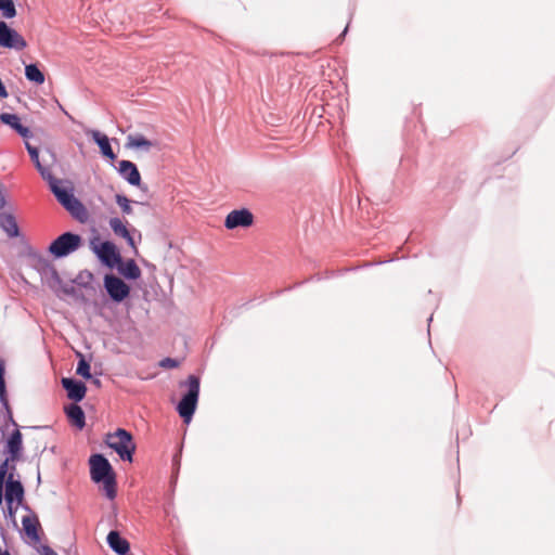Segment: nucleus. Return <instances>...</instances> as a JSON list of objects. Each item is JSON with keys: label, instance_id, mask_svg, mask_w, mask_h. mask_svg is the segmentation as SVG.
<instances>
[{"label": "nucleus", "instance_id": "f257e3e1", "mask_svg": "<svg viewBox=\"0 0 555 555\" xmlns=\"http://www.w3.org/2000/svg\"><path fill=\"white\" fill-rule=\"evenodd\" d=\"M26 149L41 177L48 181L50 190L56 197L57 202L67 211H69V214L75 219L80 222H86L89 218L88 210L83 204L74 196L70 183L67 181L59 180L52 176L50 168L43 166L40 163L39 153L36 147L31 146L29 143H26Z\"/></svg>", "mask_w": 555, "mask_h": 555}, {"label": "nucleus", "instance_id": "f03ea898", "mask_svg": "<svg viewBox=\"0 0 555 555\" xmlns=\"http://www.w3.org/2000/svg\"><path fill=\"white\" fill-rule=\"evenodd\" d=\"M91 479L103 485L105 495L113 500L116 496V478L112 465L102 454H93L89 460Z\"/></svg>", "mask_w": 555, "mask_h": 555}, {"label": "nucleus", "instance_id": "7ed1b4c3", "mask_svg": "<svg viewBox=\"0 0 555 555\" xmlns=\"http://www.w3.org/2000/svg\"><path fill=\"white\" fill-rule=\"evenodd\" d=\"M105 442L119 455L121 460L132 462L135 443L129 431L118 428L114 433H108L105 437Z\"/></svg>", "mask_w": 555, "mask_h": 555}, {"label": "nucleus", "instance_id": "20e7f679", "mask_svg": "<svg viewBox=\"0 0 555 555\" xmlns=\"http://www.w3.org/2000/svg\"><path fill=\"white\" fill-rule=\"evenodd\" d=\"M188 392L183 396L178 404V412L184 422L189 423L195 412L198 393H199V378L195 375H190L186 382Z\"/></svg>", "mask_w": 555, "mask_h": 555}, {"label": "nucleus", "instance_id": "39448f33", "mask_svg": "<svg viewBox=\"0 0 555 555\" xmlns=\"http://www.w3.org/2000/svg\"><path fill=\"white\" fill-rule=\"evenodd\" d=\"M81 242L78 234L66 232L51 243L49 251L57 258L65 257L77 250L81 246Z\"/></svg>", "mask_w": 555, "mask_h": 555}, {"label": "nucleus", "instance_id": "423d86ee", "mask_svg": "<svg viewBox=\"0 0 555 555\" xmlns=\"http://www.w3.org/2000/svg\"><path fill=\"white\" fill-rule=\"evenodd\" d=\"M254 215L247 208L230 211L224 220V227L229 230L236 228H249L254 224Z\"/></svg>", "mask_w": 555, "mask_h": 555}, {"label": "nucleus", "instance_id": "0eeeda50", "mask_svg": "<svg viewBox=\"0 0 555 555\" xmlns=\"http://www.w3.org/2000/svg\"><path fill=\"white\" fill-rule=\"evenodd\" d=\"M0 46L10 49L23 50L27 43L25 39L4 22H0Z\"/></svg>", "mask_w": 555, "mask_h": 555}, {"label": "nucleus", "instance_id": "6e6552de", "mask_svg": "<svg viewBox=\"0 0 555 555\" xmlns=\"http://www.w3.org/2000/svg\"><path fill=\"white\" fill-rule=\"evenodd\" d=\"M104 286L111 298L115 301H122L130 293V287L121 279L113 274H107L104 278Z\"/></svg>", "mask_w": 555, "mask_h": 555}, {"label": "nucleus", "instance_id": "1a4fd4ad", "mask_svg": "<svg viewBox=\"0 0 555 555\" xmlns=\"http://www.w3.org/2000/svg\"><path fill=\"white\" fill-rule=\"evenodd\" d=\"M94 251L99 258L111 268L120 262L121 257L112 242L102 243L99 247L94 248Z\"/></svg>", "mask_w": 555, "mask_h": 555}, {"label": "nucleus", "instance_id": "9d476101", "mask_svg": "<svg viewBox=\"0 0 555 555\" xmlns=\"http://www.w3.org/2000/svg\"><path fill=\"white\" fill-rule=\"evenodd\" d=\"M62 386L67 391V397L75 402L81 401L86 396L87 387L82 382L63 377Z\"/></svg>", "mask_w": 555, "mask_h": 555}, {"label": "nucleus", "instance_id": "9b49d317", "mask_svg": "<svg viewBox=\"0 0 555 555\" xmlns=\"http://www.w3.org/2000/svg\"><path fill=\"white\" fill-rule=\"evenodd\" d=\"M108 223H109V227H111L112 231L114 232V234L125 238L127 241L128 245L137 254L138 248L135 246L133 237L130 235V233L126 227V223L118 217L111 218Z\"/></svg>", "mask_w": 555, "mask_h": 555}, {"label": "nucleus", "instance_id": "f8f14e48", "mask_svg": "<svg viewBox=\"0 0 555 555\" xmlns=\"http://www.w3.org/2000/svg\"><path fill=\"white\" fill-rule=\"evenodd\" d=\"M119 172L131 185L140 186L141 175L132 162H119Z\"/></svg>", "mask_w": 555, "mask_h": 555}, {"label": "nucleus", "instance_id": "ddd939ff", "mask_svg": "<svg viewBox=\"0 0 555 555\" xmlns=\"http://www.w3.org/2000/svg\"><path fill=\"white\" fill-rule=\"evenodd\" d=\"M0 121L13 128L23 138L30 135V130L21 124L20 117L15 114L2 113L0 114Z\"/></svg>", "mask_w": 555, "mask_h": 555}, {"label": "nucleus", "instance_id": "4468645a", "mask_svg": "<svg viewBox=\"0 0 555 555\" xmlns=\"http://www.w3.org/2000/svg\"><path fill=\"white\" fill-rule=\"evenodd\" d=\"M66 415L68 417L69 423L77 427L78 429H82L86 425L85 412L78 404H70L65 408Z\"/></svg>", "mask_w": 555, "mask_h": 555}, {"label": "nucleus", "instance_id": "2eb2a0df", "mask_svg": "<svg viewBox=\"0 0 555 555\" xmlns=\"http://www.w3.org/2000/svg\"><path fill=\"white\" fill-rule=\"evenodd\" d=\"M156 143L146 139L144 135L142 134H129L127 137V141H126V147L127 149H137V150H144V151H150L153 146H155Z\"/></svg>", "mask_w": 555, "mask_h": 555}, {"label": "nucleus", "instance_id": "dca6fc26", "mask_svg": "<svg viewBox=\"0 0 555 555\" xmlns=\"http://www.w3.org/2000/svg\"><path fill=\"white\" fill-rule=\"evenodd\" d=\"M117 269L127 279L137 280L141 276V270L133 259L117 263Z\"/></svg>", "mask_w": 555, "mask_h": 555}, {"label": "nucleus", "instance_id": "f3484780", "mask_svg": "<svg viewBox=\"0 0 555 555\" xmlns=\"http://www.w3.org/2000/svg\"><path fill=\"white\" fill-rule=\"evenodd\" d=\"M107 543L119 555H126L130 548L129 542L122 539L117 531L108 533Z\"/></svg>", "mask_w": 555, "mask_h": 555}, {"label": "nucleus", "instance_id": "a211bd4d", "mask_svg": "<svg viewBox=\"0 0 555 555\" xmlns=\"http://www.w3.org/2000/svg\"><path fill=\"white\" fill-rule=\"evenodd\" d=\"M90 133L92 135V139L99 145L102 154L112 160L115 159L116 155L111 147L109 140H108L107 135L102 134L101 132H99L96 130H92V131H90Z\"/></svg>", "mask_w": 555, "mask_h": 555}, {"label": "nucleus", "instance_id": "6ab92c4d", "mask_svg": "<svg viewBox=\"0 0 555 555\" xmlns=\"http://www.w3.org/2000/svg\"><path fill=\"white\" fill-rule=\"evenodd\" d=\"M0 228H2L10 237L18 235L17 223L11 214H0Z\"/></svg>", "mask_w": 555, "mask_h": 555}, {"label": "nucleus", "instance_id": "aec40b11", "mask_svg": "<svg viewBox=\"0 0 555 555\" xmlns=\"http://www.w3.org/2000/svg\"><path fill=\"white\" fill-rule=\"evenodd\" d=\"M24 495V489L20 481L15 480H9L7 482V489H5V498L7 501L13 502L16 500L17 502H21Z\"/></svg>", "mask_w": 555, "mask_h": 555}, {"label": "nucleus", "instance_id": "412c9836", "mask_svg": "<svg viewBox=\"0 0 555 555\" xmlns=\"http://www.w3.org/2000/svg\"><path fill=\"white\" fill-rule=\"evenodd\" d=\"M25 76L28 80L38 85H42L44 82L43 73L35 64H29L25 67Z\"/></svg>", "mask_w": 555, "mask_h": 555}, {"label": "nucleus", "instance_id": "4be33fe9", "mask_svg": "<svg viewBox=\"0 0 555 555\" xmlns=\"http://www.w3.org/2000/svg\"><path fill=\"white\" fill-rule=\"evenodd\" d=\"M9 451L12 457L15 459L22 450V434L20 430H15L8 442Z\"/></svg>", "mask_w": 555, "mask_h": 555}, {"label": "nucleus", "instance_id": "5701e85b", "mask_svg": "<svg viewBox=\"0 0 555 555\" xmlns=\"http://www.w3.org/2000/svg\"><path fill=\"white\" fill-rule=\"evenodd\" d=\"M38 522L29 517H24L23 518V528L26 532V534L37 541L39 540V535H38Z\"/></svg>", "mask_w": 555, "mask_h": 555}, {"label": "nucleus", "instance_id": "b1692460", "mask_svg": "<svg viewBox=\"0 0 555 555\" xmlns=\"http://www.w3.org/2000/svg\"><path fill=\"white\" fill-rule=\"evenodd\" d=\"M0 11L7 18H12L16 15L15 5L12 0H0Z\"/></svg>", "mask_w": 555, "mask_h": 555}, {"label": "nucleus", "instance_id": "393cba45", "mask_svg": "<svg viewBox=\"0 0 555 555\" xmlns=\"http://www.w3.org/2000/svg\"><path fill=\"white\" fill-rule=\"evenodd\" d=\"M115 201L124 214H126V215L132 214L131 201L129 198H127L125 195L116 194Z\"/></svg>", "mask_w": 555, "mask_h": 555}, {"label": "nucleus", "instance_id": "a878e982", "mask_svg": "<svg viewBox=\"0 0 555 555\" xmlns=\"http://www.w3.org/2000/svg\"><path fill=\"white\" fill-rule=\"evenodd\" d=\"M80 356V360L78 362V365H77V370H76V373L80 376H82L83 378H90L91 377V373H90V364L85 360V358Z\"/></svg>", "mask_w": 555, "mask_h": 555}, {"label": "nucleus", "instance_id": "bb28decb", "mask_svg": "<svg viewBox=\"0 0 555 555\" xmlns=\"http://www.w3.org/2000/svg\"><path fill=\"white\" fill-rule=\"evenodd\" d=\"M160 364L164 367L172 369V367H176L178 365V362L175 359L166 358V359L162 360Z\"/></svg>", "mask_w": 555, "mask_h": 555}, {"label": "nucleus", "instance_id": "cd10ccee", "mask_svg": "<svg viewBox=\"0 0 555 555\" xmlns=\"http://www.w3.org/2000/svg\"><path fill=\"white\" fill-rule=\"evenodd\" d=\"M5 393V385L3 378V367L0 366V397L3 398Z\"/></svg>", "mask_w": 555, "mask_h": 555}, {"label": "nucleus", "instance_id": "c85d7f7f", "mask_svg": "<svg viewBox=\"0 0 555 555\" xmlns=\"http://www.w3.org/2000/svg\"><path fill=\"white\" fill-rule=\"evenodd\" d=\"M41 555H57L56 552H54L50 546H42L40 551Z\"/></svg>", "mask_w": 555, "mask_h": 555}, {"label": "nucleus", "instance_id": "c756f323", "mask_svg": "<svg viewBox=\"0 0 555 555\" xmlns=\"http://www.w3.org/2000/svg\"><path fill=\"white\" fill-rule=\"evenodd\" d=\"M5 204L4 197L0 194V208H2Z\"/></svg>", "mask_w": 555, "mask_h": 555}, {"label": "nucleus", "instance_id": "7c9ffc66", "mask_svg": "<svg viewBox=\"0 0 555 555\" xmlns=\"http://www.w3.org/2000/svg\"><path fill=\"white\" fill-rule=\"evenodd\" d=\"M94 384H95V385H99V384H100V380H99V379H95V380H94Z\"/></svg>", "mask_w": 555, "mask_h": 555}]
</instances>
